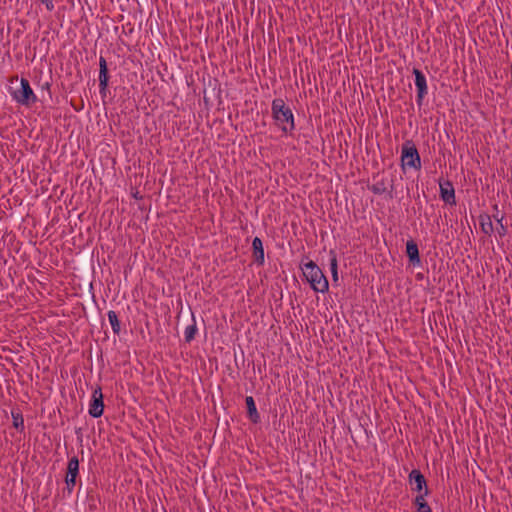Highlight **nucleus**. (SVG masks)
Masks as SVG:
<instances>
[{
    "label": "nucleus",
    "instance_id": "nucleus-14",
    "mask_svg": "<svg viewBox=\"0 0 512 512\" xmlns=\"http://www.w3.org/2000/svg\"><path fill=\"white\" fill-rule=\"evenodd\" d=\"M493 209L496 211V213L493 214V218L497 222L496 232L502 238V237L506 236V234H507V226L503 224L504 217L498 215V212H499L498 205H494Z\"/></svg>",
    "mask_w": 512,
    "mask_h": 512
},
{
    "label": "nucleus",
    "instance_id": "nucleus-8",
    "mask_svg": "<svg viewBox=\"0 0 512 512\" xmlns=\"http://www.w3.org/2000/svg\"><path fill=\"white\" fill-rule=\"evenodd\" d=\"M408 478H409V483L411 485H413V484L415 485V487H413L412 490L417 491L418 493H421L425 490V488H428L426 479L420 470L413 469L410 472Z\"/></svg>",
    "mask_w": 512,
    "mask_h": 512
},
{
    "label": "nucleus",
    "instance_id": "nucleus-18",
    "mask_svg": "<svg viewBox=\"0 0 512 512\" xmlns=\"http://www.w3.org/2000/svg\"><path fill=\"white\" fill-rule=\"evenodd\" d=\"M369 189L376 195H381L386 192L387 187L384 180L375 182Z\"/></svg>",
    "mask_w": 512,
    "mask_h": 512
},
{
    "label": "nucleus",
    "instance_id": "nucleus-2",
    "mask_svg": "<svg viewBox=\"0 0 512 512\" xmlns=\"http://www.w3.org/2000/svg\"><path fill=\"white\" fill-rule=\"evenodd\" d=\"M303 275L315 292L325 293L329 289V283L322 270L312 260L302 267Z\"/></svg>",
    "mask_w": 512,
    "mask_h": 512
},
{
    "label": "nucleus",
    "instance_id": "nucleus-6",
    "mask_svg": "<svg viewBox=\"0 0 512 512\" xmlns=\"http://www.w3.org/2000/svg\"><path fill=\"white\" fill-rule=\"evenodd\" d=\"M413 74L415 76V86L417 88V98L416 102L419 106L422 105L424 97L428 93L427 81L423 72L417 68L413 69Z\"/></svg>",
    "mask_w": 512,
    "mask_h": 512
},
{
    "label": "nucleus",
    "instance_id": "nucleus-23",
    "mask_svg": "<svg viewBox=\"0 0 512 512\" xmlns=\"http://www.w3.org/2000/svg\"><path fill=\"white\" fill-rule=\"evenodd\" d=\"M417 512H432L431 507L428 503L422 504L421 506L416 508Z\"/></svg>",
    "mask_w": 512,
    "mask_h": 512
},
{
    "label": "nucleus",
    "instance_id": "nucleus-10",
    "mask_svg": "<svg viewBox=\"0 0 512 512\" xmlns=\"http://www.w3.org/2000/svg\"><path fill=\"white\" fill-rule=\"evenodd\" d=\"M406 254L409 259V262L416 266L421 264L420 254L418 245L414 240H408L406 242Z\"/></svg>",
    "mask_w": 512,
    "mask_h": 512
},
{
    "label": "nucleus",
    "instance_id": "nucleus-12",
    "mask_svg": "<svg viewBox=\"0 0 512 512\" xmlns=\"http://www.w3.org/2000/svg\"><path fill=\"white\" fill-rule=\"evenodd\" d=\"M245 403L247 407L248 418L252 423L258 424L260 422V415L258 413L254 398L252 396H247L245 398Z\"/></svg>",
    "mask_w": 512,
    "mask_h": 512
},
{
    "label": "nucleus",
    "instance_id": "nucleus-16",
    "mask_svg": "<svg viewBox=\"0 0 512 512\" xmlns=\"http://www.w3.org/2000/svg\"><path fill=\"white\" fill-rule=\"evenodd\" d=\"M11 416L13 419V427L15 429H17L19 432H23L25 426H24V418H23L21 411L19 409H13L11 411Z\"/></svg>",
    "mask_w": 512,
    "mask_h": 512
},
{
    "label": "nucleus",
    "instance_id": "nucleus-19",
    "mask_svg": "<svg viewBox=\"0 0 512 512\" xmlns=\"http://www.w3.org/2000/svg\"><path fill=\"white\" fill-rule=\"evenodd\" d=\"M196 333H197L196 323H193L192 325L187 326L184 331L185 341L187 343H190L195 338Z\"/></svg>",
    "mask_w": 512,
    "mask_h": 512
},
{
    "label": "nucleus",
    "instance_id": "nucleus-7",
    "mask_svg": "<svg viewBox=\"0 0 512 512\" xmlns=\"http://www.w3.org/2000/svg\"><path fill=\"white\" fill-rule=\"evenodd\" d=\"M108 82H109V72H108L107 61L103 56H100V58H99V88H100V94L102 95L103 98L106 97Z\"/></svg>",
    "mask_w": 512,
    "mask_h": 512
},
{
    "label": "nucleus",
    "instance_id": "nucleus-3",
    "mask_svg": "<svg viewBox=\"0 0 512 512\" xmlns=\"http://www.w3.org/2000/svg\"><path fill=\"white\" fill-rule=\"evenodd\" d=\"M402 167H410L416 170L421 168V158L415 144L411 140L405 141L401 150Z\"/></svg>",
    "mask_w": 512,
    "mask_h": 512
},
{
    "label": "nucleus",
    "instance_id": "nucleus-22",
    "mask_svg": "<svg viewBox=\"0 0 512 512\" xmlns=\"http://www.w3.org/2000/svg\"><path fill=\"white\" fill-rule=\"evenodd\" d=\"M76 479L72 477H65V483H66V489L68 491V494H71L75 485H76Z\"/></svg>",
    "mask_w": 512,
    "mask_h": 512
},
{
    "label": "nucleus",
    "instance_id": "nucleus-25",
    "mask_svg": "<svg viewBox=\"0 0 512 512\" xmlns=\"http://www.w3.org/2000/svg\"><path fill=\"white\" fill-rule=\"evenodd\" d=\"M43 87L49 89L50 84L49 83H45V85Z\"/></svg>",
    "mask_w": 512,
    "mask_h": 512
},
{
    "label": "nucleus",
    "instance_id": "nucleus-17",
    "mask_svg": "<svg viewBox=\"0 0 512 512\" xmlns=\"http://www.w3.org/2000/svg\"><path fill=\"white\" fill-rule=\"evenodd\" d=\"M107 316L114 334L119 335L121 331V326L116 312L110 310L108 311Z\"/></svg>",
    "mask_w": 512,
    "mask_h": 512
},
{
    "label": "nucleus",
    "instance_id": "nucleus-5",
    "mask_svg": "<svg viewBox=\"0 0 512 512\" xmlns=\"http://www.w3.org/2000/svg\"><path fill=\"white\" fill-rule=\"evenodd\" d=\"M103 411L104 401L102 389L100 386H97L92 392L88 413L93 418H99L103 415Z\"/></svg>",
    "mask_w": 512,
    "mask_h": 512
},
{
    "label": "nucleus",
    "instance_id": "nucleus-21",
    "mask_svg": "<svg viewBox=\"0 0 512 512\" xmlns=\"http://www.w3.org/2000/svg\"><path fill=\"white\" fill-rule=\"evenodd\" d=\"M330 270L332 273L333 280L337 281L338 280V264H337V259H336L335 255H333V257L330 260Z\"/></svg>",
    "mask_w": 512,
    "mask_h": 512
},
{
    "label": "nucleus",
    "instance_id": "nucleus-1",
    "mask_svg": "<svg viewBox=\"0 0 512 512\" xmlns=\"http://www.w3.org/2000/svg\"><path fill=\"white\" fill-rule=\"evenodd\" d=\"M272 118L284 134H292L295 129L294 115L282 98H275L271 105Z\"/></svg>",
    "mask_w": 512,
    "mask_h": 512
},
{
    "label": "nucleus",
    "instance_id": "nucleus-20",
    "mask_svg": "<svg viewBox=\"0 0 512 512\" xmlns=\"http://www.w3.org/2000/svg\"><path fill=\"white\" fill-rule=\"evenodd\" d=\"M428 494H429V489L428 488H425V490L423 492L418 493V495L414 499V505H415L416 508L421 506L422 504L427 503L426 500H425V497Z\"/></svg>",
    "mask_w": 512,
    "mask_h": 512
},
{
    "label": "nucleus",
    "instance_id": "nucleus-13",
    "mask_svg": "<svg viewBox=\"0 0 512 512\" xmlns=\"http://www.w3.org/2000/svg\"><path fill=\"white\" fill-rule=\"evenodd\" d=\"M479 222H480L481 231L484 234L490 236L494 232V227H493V223L491 220V216H489L488 214H482L479 216Z\"/></svg>",
    "mask_w": 512,
    "mask_h": 512
},
{
    "label": "nucleus",
    "instance_id": "nucleus-11",
    "mask_svg": "<svg viewBox=\"0 0 512 512\" xmlns=\"http://www.w3.org/2000/svg\"><path fill=\"white\" fill-rule=\"evenodd\" d=\"M252 249H253V258L254 261L258 265H263L265 258H264V248H263V242L259 237H255L252 241Z\"/></svg>",
    "mask_w": 512,
    "mask_h": 512
},
{
    "label": "nucleus",
    "instance_id": "nucleus-15",
    "mask_svg": "<svg viewBox=\"0 0 512 512\" xmlns=\"http://www.w3.org/2000/svg\"><path fill=\"white\" fill-rule=\"evenodd\" d=\"M79 474V460L77 456L69 459L66 471V477L77 478Z\"/></svg>",
    "mask_w": 512,
    "mask_h": 512
},
{
    "label": "nucleus",
    "instance_id": "nucleus-9",
    "mask_svg": "<svg viewBox=\"0 0 512 512\" xmlns=\"http://www.w3.org/2000/svg\"><path fill=\"white\" fill-rule=\"evenodd\" d=\"M440 197L441 199L450 205L456 203L455 190L453 184L450 181L440 182Z\"/></svg>",
    "mask_w": 512,
    "mask_h": 512
},
{
    "label": "nucleus",
    "instance_id": "nucleus-4",
    "mask_svg": "<svg viewBox=\"0 0 512 512\" xmlns=\"http://www.w3.org/2000/svg\"><path fill=\"white\" fill-rule=\"evenodd\" d=\"M12 98L23 106H31L36 103L37 97L26 78H21L20 88L11 92Z\"/></svg>",
    "mask_w": 512,
    "mask_h": 512
},
{
    "label": "nucleus",
    "instance_id": "nucleus-24",
    "mask_svg": "<svg viewBox=\"0 0 512 512\" xmlns=\"http://www.w3.org/2000/svg\"><path fill=\"white\" fill-rule=\"evenodd\" d=\"M41 3L44 4L49 12L54 9L53 0H41Z\"/></svg>",
    "mask_w": 512,
    "mask_h": 512
}]
</instances>
